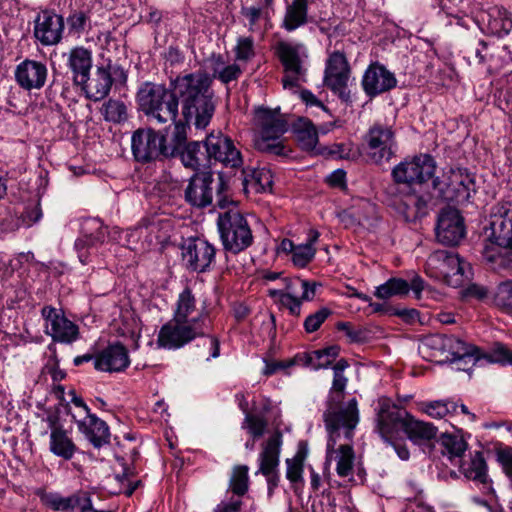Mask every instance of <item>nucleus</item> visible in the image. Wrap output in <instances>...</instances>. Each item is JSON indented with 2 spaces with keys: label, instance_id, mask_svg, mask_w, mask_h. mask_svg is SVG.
Returning <instances> with one entry per match:
<instances>
[{
  "label": "nucleus",
  "instance_id": "f257e3e1",
  "mask_svg": "<svg viewBox=\"0 0 512 512\" xmlns=\"http://www.w3.org/2000/svg\"><path fill=\"white\" fill-rule=\"evenodd\" d=\"M212 79L204 71L177 76L171 81L172 91L162 84L145 82L137 93L143 113L158 124L175 121L181 103L182 115L198 129H204L215 111Z\"/></svg>",
  "mask_w": 512,
  "mask_h": 512
},
{
  "label": "nucleus",
  "instance_id": "f03ea898",
  "mask_svg": "<svg viewBox=\"0 0 512 512\" xmlns=\"http://www.w3.org/2000/svg\"><path fill=\"white\" fill-rule=\"evenodd\" d=\"M349 366L345 359H340L333 366V382L329 391L326 409L323 412V421L328 433V447L333 448L340 438L341 432L345 439L351 440L353 432L359 422V411L355 398L343 406L344 390L348 379L344 375L345 369Z\"/></svg>",
  "mask_w": 512,
  "mask_h": 512
},
{
  "label": "nucleus",
  "instance_id": "7ed1b4c3",
  "mask_svg": "<svg viewBox=\"0 0 512 512\" xmlns=\"http://www.w3.org/2000/svg\"><path fill=\"white\" fill-rule=\"evenodd\" d=\"M209 328V319L203 312L191 318V323H179L174 318L163 325L159 331L157 344L165 349H178L197 337H203V346L207 347L210 358H217L220 354L219 340L211 335L206 336Z\"/></svg>",
  "mask_w": 512,
  "mask_h": 512
},
{
  "label": "nucleus",
  "instance_id": "20e7f679",
  "mask_svg": "<svg viewBox=\"0 0 512 512\" xmlns=\"http://www.w3.org/2000/svg\"><path fill=\"white\" fill-rule=\"evenodd\" d=\"M254 146L262 152L279 157H289L292 150L285 144L282 136L288 131V122L279 108L259 107L254 115Z\"/></svg>",
  "mask_w": 512,
  "mask_h": 512
},
{
  "label": "nucleus",
  "instance_id": "39448f33",
  "mask_svg": "<svg viewBox=\"0 0 512 512\" xmlns=\"http://www.w3.org/2000/svg\"><path fill=\"white\" fill-rule=\"evenodd\" d=\"M217 226L223 247L227 252L238 254L252 245L253 234L251 228L235 205L219 213Z\"/></svg>",
  "mask_w": 512,
  "mask_h": 512
},
{
  "label": "nucleus",
  "instance_id": "423d86ee",
  "mask_svg": "<svg viewBox=\"0 0 512 512\" xmlns=\"http://www.w3.org/2000/svg\"><path fill=\"white\" fill-rule=\"evenodd\" d=\"M470 265L452 251L438 250L430 254L426 262L427 274L447 285L461 286L469 278Z\"/></svg>",
  "mask_w": 512,
  "mask_h": 512
},
{
  "label": "nucleus",
  "instance_id": "0eeeda50",
  "mask_svg": "<svg viewBox=\"0 0 512 512\" xmlns=\"http://www.w3.org/2000/svg\"><path fill=\"white\" fill-rule=\"evenodd\" d=\"M275 54L280 60L285 76L282 79L284 88H294L305 80V60L308 58L307 47L303 43L279 41L275 45Z\"/></svg>",
  "mask_w": 512,
  "mask_h": 512
},
{
  "label": "nucleus",
  "instance_id": "6e6552de",
  "mask_svg": "<svg viewBox=\"0 0 512 512\" xmlns=\"http://www.w3.org/2000/svg\"><path fill=\"white\" fill-rule=\"evenodd\" d=\"M435 170L434 158L429 154H419L397 164L392 170V177L396 183L422 188L434 176Z\"/></svg>",
  "mask_w": 512,
  "mask_h": 512
},
{
  "label": "nucleus",
  "instance_id": "1a4fd4ad",
  "mask_svg": "<svg viewBox=\"0 0 512 512\" xmlns=\"http://www.w3.org/2000/svg\"><path fill=\"white\" fill-rule=\"evenodd\" d=\"M432 183L439 197L448 202L469 200L475 188L473 176L464 168H451L442 180L435 178Z\"/></svg>",
  "mask_w": 512,
  "mask_h": 512
},
{
  "label": "nucleus",
  "instance_id": "9d476101",
  "mask_svg": "<svg viewBox=\"0 0 512 512\" xmlns=\"http://www.w3.org/2000/svg\"><path fill=\"white\" fill-rule=\"evenodd\" d=\"M375 431L383 441H392L404 432L409 412L401 409L387 397L378 399L375 409Z\"/></svg>",
  "mask_w": 512,
  "mask_h": 512
},
{
  "label": "nucleus",
  "instance_id": "9b49d317",
  "mask_svg": "<svg viewBox=\"0 0 512 512\" xmlns=\"http://www.w3.org/2000/svg\"><path fill=\"white\" fill-rule=\"evenodd\" d=\"M368 158L375 164L389 161L395 154V133L391 126L374 123L364 136Z\"/></svg>",
  "mask_w": 512,
  "mask_h": 512
},
{
  "label": "nucleus",
  "instance_id": "f8f14e48",
  "mask_svg": "<svg viewBox=\"0 0 512 512\" xmlns=\"http://www.w3.org/2000/svg\"><path fill=\"white\" fill-rule=\"evenodd\" d=\"M166 137L152 128H139L131 137V149L136 161L148 163L166 159Z\"/></svg>",
  "mask_w": 512,
  "mask_h": 512
},
{
  "label": "nucleus",
  "instance_id": "ddd939ff",
  "mask_svg": "<svg viewBox=\"0 0 512 512\" xmlns=\"http://www.w3.org/2000/svg\"><path fill=\"white\" fill-rule=\"evenodd\" d=\"M41 316L45 322V333L53 341L72 343L77 340L79 335L78 326L65 316L61 308L45 305L41 309Z\"/></svg>",
  "mask_w": 512,
  "mask_h": 512
},
{
  "label": "nucleus",
  "instance_id": "4468645a",
  "mask_svg": "<svg viewBox=\"0 0 512 512\" xmlns=\"http://www.w3.org/2000/svg\"><path fill=\"white\" fill-rule=\"evenodd\" d=\"M351 75V67L346 55L340 51L329 53L326 62L323 83L334 94L345 98Z\"/></svg>",
  "mask_w": 512,
  "mask_h": 512
},
{
  "label": "nucleus",
  "instance_id": "2eb2a0df",
  "mask_svg": "<svg viewBox=\"0 0 512 512\" xmlns=\"http://www.w3.org/2000/svg\"><path fill=\"white\" fill-rule=\"evenodd\" d=\"M181 251L185 267L198 273L210 269L216 254L214 246L202 238L186 240L181 247Z\"/></svg>",
  "mask_w": 512,
  "mask_h": 512
},
{
  "label": "nucleus",
  "instance_id": "dca6fc26",
  "mask_svg": "<svg viewBox=\"0 0 512 512\" xmlns=\"http://www.w3.org/2000/svg\"><path fill=\"white\" fill-rule=\"evenodd\" d=\"M205 148L208 159H214L225 167L239 168L243 164L241 152L233 140L221 133L207 136Z\"/></svg>",
  "mask_w": 512,
  "mask_h": 512
},
{
  "label": "nucleus",
  "instance_id": "f3484780",
  "mask_svg": "<svg viewBox=\"0 0 512 512\" xmlns=\"http://www.w3.org/2000/svg\"><path fill=\"white\" fill-rule=\"evenodd\" d=\"M431 195L422 188L408 187L395 202L397 211L407 222H415L428 214Z\"/></svg>",
  "mask_w": 512,
  "mask_h": 512
},
{
  "label": "nucleus",
  "instance_id": "a211bd4d",
  "mask_svg": "<svg viewBox=\"0 0 512 512\" xmlns=\"http://www.w3.org/2000/svg\"><path fill=\"white\" fill-rule=\"evenodd\" d=\"M63 31V17L52 11H42L34 21V37L43 46H53L60 43Z\"/></svg>",
  "mask_w": 512,
  "mask_h": 512
},
{
  "label": "nucleus",
  "instance_id": "6ab92c4d",
  "mask_svg": "<svg viewBox=\"0 0 512 512\" xmlns=\"http://www.w3.org/2000/svg\"><path fill=\"white\" fill-rule=\"evenodd\" d=\"M464 221L456 209H444L441 211L437 226V240L445 245H457L465 237Z\"/></svg>",
  "mask_w": 512,
  "mask_h": 512
},
{
  "label": "nucleus",
  "instance_id": "aec40b11",
  "mask_svg": "<svg viewBox=\"0 0 512 512\" xmlns=\"http://www.w3.org/2000/svg\"><path fill=\"white\" fill-rule=\"evenodd\" d=\"M396 85L395 75L379 63L369 65L362 78L363 90L370 97L390 91Z\"/></svg>",
  "mask_w": 512,
  "mask_h": 512
},
{
  "label": "nucleus",
  "instance_id": "412c9836",
  "mask_svg": "<svg viewBox=\"0 0 512 512\" xmlns=\"http://www.w3.org/2000/svg\"><path fill=\"white\" fill-rule=\"evenodd\" d=\"M48 70L46 64L26 59L17 65L15 79L25 90L41 89L47 80Z\"/></svg>",
  "mask_w": 512,
  "mask_h": 512
},
{
  "label": "nucleus",
  "instance_id": "4be33fe9",
  "mask_svg": "<svg viewBox=\"0 0 512 512\" xmlns=\"http://www.w3.org/2000/svg\"><path fill=\"white\" fill-rule=\"evenodd\" d=\"M130 364L128 351L124 345L115 343L98 353L94 358V367L102 372H120Z\"/></svg>",
  "mask_w": 512,
  "mask_h": 512
},
{
  "label": "nucleus",
  "instance_id": "5701e85b",
  "mask_svg": "<svg viewBox=\"0 0 512 512\" xmlns=\"http://www.w3.org/2000/svg\"><path fill=\"white\" fill-rule=\"evenodd\" d=\"M213 177L211 173L195 174L185 189L186 201L195 207L211 204L213 198Z\"/></svg>",
  "mask_w": 512,
  "mask_h": 512
},
{
  "label": "nucleus",
  "instance_id": "b1692460",
  "mask_svg": "<svg viewBox=\"0 0 512 512\" xmlns=\"http://www.w3.org/2000/svg\"><path fill=\"white\" fill-rule=\"evenodd\" d=\"M65 56L67 67L72 73L73 83L75 85L86 84L92 68V52L83 46H77Z\"/></svg>",
  "mask_w": 512,
  "mask_h": 512
},
{
  "label": "nucleus",
  "instance_id": "393cba45",
  "mask_svg": "<svg viewBox=\"0 0 512 512\" xmlns=\"http://www.w3.org/2000/svg\"><path fill=\"white\" fill-rule=\"evenodd\" d=\"M490 230L500 245L510 246L512 253V203L496 207L491 215Z\"/></svg>",
  "mask_w": 512,
  "mask_h": 512
},
{
  "label": "nucleus",
  "instance_id": "a878e982",
  "mask_svg": "<svg viewBox=\"0 0 512 512\" xmlns=\"http://www.w3.org/2000/svg\"><path fill=\"white\" fill-rule=\"evenodd\" d=\"M48 421L50 423L49 451L65 461L71 460L77 451L76 444L68 431L56 424L54 418L49 417Z\"/></svg>",
  "mask_w": 512,
  "mask_h": 512
},
{
  "label": "nucleus",
  "instance_id": "bb28decb",
  "mask_svg": "<svg viewBox=\"0 0 512 512\" xmlns=\"http://www.w3.org/2000/svg\"><path fill=\"white\" fill-rule=\"evenodd\" d=\"M72 417L77 423L79 431L85 435L94 447L99 448L104 444L109 443V427L95 414L88 412V414H85V417L81 420H77L75 415Z\"/></svg>",
  "mask_w": 512,
  "mask_h": 512
},
{
  "label": "nucleus",
  "instance_id": "cd10ccee",
  "mask_svg": "<svg viewBox=\"0 0 512 512\" xmlns=\"http://www.w3.org/2000/svg\"><path fill=\"white\" fill-rule=\"evenodd\" d=\"M113 84L111 65L97 67L94 76L80 85L85 90L87 98L93 101L104 99L110 92Z\"/></svg>",
  "mask_w": 512,
  "mask_h": 512
},
{
  "label": "nucleus",
  "instance_id": "c85d7f7f",
  "mask_svg": "<svg viewBox=\"0 0 512 512\" xmlns=\"http://www.w3.org/2000/svg\"><path fill=\"white\" fill-rule=\"evenodd\" d=\"M282 444V435L280 432L274 433L262 445V451L259 455V470L266 477L271 476L279 465V455Z\"/></svg>",
  "mask_w": 512,
  "mask_h": 512
},
{
  "label": "nucleus",
  "instance_id": "c756f323",
  "mask_svg": "<svg viewBox=\"0 0 512 512\" xmlns=\"http://www.w3.org/2000/svg\"><path fill=\"white\" fill-rule=\"evenodd\" d=\"M477 352L478 350L475 346L468 345L453 335H443L442 362H455L466 359L476 361L478 359L476 357Z\"/></svg>",
  "mask_w": 512,
  "mask_h": 512
},
{
  "label": "nucleus",
  "instance_id": "7c9ffc66",
  "mask_svg": "<svg viewBox=\"0 0 512 512\" xmlns=\"http://www.w3.org/2000/svg\"><path fill=\"white\" fill-rule=\"evenodd\" d=\"M83 491H78L67 497L58 492H47L39 489L36 494L41 503L54 512H71L78 508Z\"/></svg>",
  "mask_w": 512,
  "mask_h": 512
},
{
  "label": "nucleus",
  "instance_id": "2f4dec72",
  "mask_svg": "<svg viewBox=\"0 0 512 512\" xmlns=\"http://www.w3.org/2000/svg\"><path fill=\"white\" fill-rule=\"evenodd\" d=\"M438 429L432 423L416 419L409 413L406 418L404 433L415 445H426L437 435Z\"/></svg>",
  "mask_w": 512,
  "mask_h": 512
},
{
  "label": "nucleus",
  "instance_id": "473e14b6",
  "mask_svg": "<svg viewBox=\"0 0 512 512\" xmlns=\"http://www.w3.org/2000/svg\"><path fill=\"white\" fill-rule=\"evenodd\" d=\"M314 21L308 16V0H292L287 4L282 21V27L292 32L304 26L309 21Z\"/></svg>",
  "mask_w": 512,
  "mask_h": 512
},
{
  "label": "nucleus",
  "instance_id": "72a5a7b5",
  "mask_svg": "<svg viewBox=\"0 0 512 512\" xmlns=\"http://www.w3.org/2000/svg\"><path fill=\"white\" fill-rule=\"evenodd\" d=\"M293 131L302 150L319 154V150L322 148L317 147L318 132L314 124L309 119L299 118L293 124Z\"/></svg>",
  "mask_w": 512,
  "mask_h": 512
},
{
  "label": "nucleus",
  "instance_id": "f704fd0d",
  "mask_svg": "<svg viewBox=\"0 0 512 512\" xmlns=\"http://www.w3.org/2000/svg\"><path fill=\"white\" fill-rule=\"evenodd\" d=\"M336 444L333 448L329 449L328 445L326 461H336V472L340 477H348L353 473L355 454L353 447L350 444L340 445L339 448L335 449Z\"/></svg>",
  "mask_w": 512,
  "mask_h": 512
},
{
  "label": "nucleus",
  "instance_id": "c9c22d12",
  "mask_svg": "<svg viewBox=\"0 0 512 512\" xmlns=\"http://www.w3.org/2000/svg\"><path fill=\"white\" fill-rule=\"evenodd\" d=\"M458 464L466 478L482 484L488 482L487 464L481 451H476L468 462Z\"/></svg>",
  "mask_w": 512,
  "mask_h": 512
},
{
  "label": "nucleus",
  "instance_id": "e433bc0d",
  "mask_svg": "<svg viewBox=\"0 0 512 512\" xmlns=\"http://www.w3.org/2000/svg\"><path fill=\"white\" fill-rule=\"evenodd\" d=\"M482 254L487 262L497 266H504L506 257H509V261L512 262L510 246L500 245L494 238L492 230H490L488 242L484 245Z\"/></svg>",
  "mask_w": 512,
  "mask_h": 512
},
{
  "label": "nucleus",
  "instance_id": "4c0bfd02",
  "mask_svg": "<svg viewBox=\"0 0 512 512\" xmlns=\"http://www.w3.org/2000/svg\"><path fill=\"white\" fill-rule=\"evenodd\" d=\"M442 453L455 463H461L462 457L468 448V444L462 436L443 434L441 437Z\"/></svg>",
  "mask_w": 512,
  "mask_h": 512
},
{
  "label": "nucleus",
  "instance_id": "58836bf2",
  "mask_svg": "<svg viewBox=\"0 0 512 512\" xmlns=\"http://www.w3.org/2000/svg\"><path fill=\"white\" fill-rule=\"evenodd\" d=\"M318 238L319 233L316 230H310L307 242L295 246L291 258L295 266L303 268L312 261L316 253L314 244L317 242Z\"/></svg>",
  "mask_w": 512,
  "mask_h": 512
},
{
  "label": "nucleus",
  "instance_id": "ea45409f",
  "mask_svg": "<svg viewBox=\"0 0 512 512\" xmlns=\"http://www.w3.org/2000/svg\"><path fill=\"white\" fill-rule=\"evenodd\" d=\"M196 311V298L187 287L179 294L173 318L179 323H191L192 314Z\"/></svg>",
  "mask_w": 512,
  "mask_h": 512
},
{
  "label": "nucleus",
  "instance_id": "a19ab883",
  "mask_svg": "<svg viewBox=\"0 0 512 512\" xmlns=\"http://www.w3.org/2000/svg\"><path fill=\"white\" fill-rule=\"evenodd\" d=\"M487 26L490 33L502 37L512 29V20L505 9L493 8L487 14Z\"/></svg>",
  "mask_w": 512,
  "mask_h": 512
},
{
  "label": "nucleus",
  "instance_id": "79ce46f5",
  "mask_svg": "<svg viewBox=\"0 0 512 512\" xmlns=\"http://www.w3.org/2000/svg\"><path fill=\"white\" fill-rule=\"evenodd\" d=\"M174 129L171 135L170 143H165L166 157L171 158L177 156L180 151L185 149L187 143V130L190 122L173 121Z\"/></svg>",
  "mask_w": 512,
  "mask_h": 512
},
{
  "label": "nucleus",
  "instance_id": "37998d69",
  "mask_svg": "<svg viewBox=\"0 0 512 512\" xmlns=\"http://www.w3.org/2000/svg\"><path fill=\"white\" fill-rule=\"evenodd\" d=\"M419 351L429 361L442 363L443 334L426 336L419 345Z\"/></svg>",
  "mask_w": 512,
  "mask_h": 512
},
{
  "label": "nucleus",
  "instance_id": "c03bdc74",
  "mask_svg": "<svg viewBox=\"0 0 512 512\" xmlns=\"http://www.w3.org/2000/svg\"><path fill=\"white\" fill-rule=\"evenodd\" d=\"M244 175L243 184L245 188H252L256 192H264L272 186V177L269 171L265 169L242 171Z\"/></svg>",
  "mask_w": 512,
  "mask_h": 512
},
{
  "label": "nucleus",
  "instance_id": "a18cd8bd",
  "mask_svg": "<svg viewBox=\"0 0 512 512\" xmlns=\"http://www.w3.org/2000/svg\"><path fill=\"white\" fill-rule=\"evenodd\" d=\"M100 111L107 122L120 124L128 120L127 105L118 99H109L104 102Z\"/></svg>",
  "mask_w": 512,
  "mask_h": 512
},
{
  "label": "nucleus",
  "instance_id": "49530a36",
  "mask_svg": "<svg viewBox=\"0 0 512 512\" xmlns=\"http://www.w3.org/2000/svg\"><path fill=\"white\" fill-rule=\"evenodd\" d=\"M410 291L409 282L402 278H390L376 288L374 295L379 299H389L393 296H404Z\"/></svg>",
  "mask_w": 512,
  "mask_h": 512
},
{
  "label": "nucleus",
  "instance_id": "de8ad7c7",
  "mask_svg": "<svg viewBox=\"0 0 512 512\" xmlns=\"http://www.w3.org/2000/svg\"><path fill=\"white\" fill-rule=\"evenodd\" d=\"M181 162L187 168L199 170L205 166L206 156L201 150V144L197 141L190 142L185 146V149L178 154Z\"/></svg>",
  "mask_w": 512,
  "mask_h": 512
},
{
  "label": "nucleus",
  "instance_id": "09e8293b",
  "mask_svg": "<svg viewBox=\"0 0 512 512\" xmlns=\"http://www.w3.org/2000/svg\"><path fill=\"white\" fill-rule=\"evenodd\" d=\"M458 405L451 400H436L422 404L421 410L428 416L441 419L449 414L457 413Z\"/></svg>",
  "mask_w": 512,
  "mask_h": 512
},
{
  "label": "nucleus",
  "instance_id": "8fccbe9b",
  "mask_svg": "<svg viewBox=\"0 0 512 512\" xmlns=\"http://www.w3.org/2000/svg\"><path fill=\"white\" fill-rule=\"evenodd\" d=\"M249 468L247 465H237L233 468L229 480V489L234 495L243 496L249 489Z\"/></svg>",
  "mask_w": 512,
  "mask_h": 512
},
{
  "label": "nucleus",
  "instance_id": "3c124183",
  "mask_svg": "<svg viewBox=\"0 0 512 512\" xmlns=\"http://www.w3.org/2000/svg\"><path fill=\"white\" fill-rule=\"evenodd\" d=\"M161 221L157 219L142 220L135 228L131 229V236H145L151 243L153 239L161 241L163 236L160 234Z\"/></svg>",
  "mask_w": 512,
  "mask_h": 512
},
{
  "label": "nucleus",
  "instance_id": "603ef678",
  "mask_svg": "<svg viewBox=\"0 0 512 512\" xmlns=\"http://www.w3.org/2000/svg\"><path fill=\"white\" fill-rule=\"evenodd\" d=\"M340 348L336 345L321 350L311 352L310 360L311 368L318 370L327 368L339 355Z\"/></svg>",
  "mask_w": 512,
  "mask_h": 512
},
{
  "label": "nucleus",
  "instance_id": "864d4df0",
  "mask_svg": "<svg viewBox=\"0 0 512 512\" xmlns=\"http://www.w3.org/2000/svg\"><path fill=\"white\" fill-rule=\"evenodd\" d=\"M494 304L507 314H512V280L503 281L496 287Z\"/></svg>",
  "mask_w": 512,
  "mask_h": 512
},
{
  "label": "nucleus",
  "instance_id": "5fc2aeb1",
  "mask_svg": "<svg viewBox=\"0 0 512 512\" xmlns=\"http://www.w3.org/2000/svg\"><path fill=\"white\" fill-rule=\"evenodd\" d=\"M319 154L346 160H355L359 156L358 150L351 143H335L329 147H323L319 150Z\"/></svg>",
  "mask_w": 512,
  "mask_h": 512
},
{
  "label": "nucleus",
  "instance_id": "6e6d98bb",
  "mask_svg": "<svg viewBox=\"0 0 512 512\" xmlns=\"http://www.w3.org/2000/svg\"><path fill=\"white\" fill-rule=\"evenodd\" d=\"M272 297H277L280 305L287 309L292 316H299L301 313L302 300L295 297L290 291L274 290L270 291Z\"/></svg>",
  "mask_w": 512,
  "mask_h": 512
},
{
  "label": "nucleus",
  "instance_id": "4d7b16f0",
  "mask_svg": "<svg viewBox=\"0 0 512 512\" xmlns=\"http://www.w3.org/2000/svg\"><path fill=\"white\" fill-rule=\"evenodd\" d=\"M305 458L306 451L298 450L293 458L286 460V476L292 483H297L303 480L302 474Z\"/></svg>",
  "mask_w": 512,
  "mask_h": 512
},
{
  "label": "nucleus",
  "instance_id": "13d9d810",
  "mask_svg": "<svg viewBox=\"0 0 512 512\" xmlns=\"http://www.w3.org/2000/svg\"><path fill=\"white\" fill-rule=\"evenodd\" d=\"M241 13L247 19L248 29L251 32H255L259 29V23L261 21H267L269 19V11L264 9V7H243Z\"/></svg>",
  "mask_w": 512,
  "mask_h": 512
},
{
  "label": "nucleus",
  "instance_id": "bf43d9fd",
  "mask_svg": "<svg viewBox=\"0 0 512 512\" xmlns=\"http://www.w3.org/2000/svg\"><path fill=\"white\" fill-rule=\"evenodd\" d=\"M242 427L247 429L254 439L260 438L265 433L267 420L264 416L246 413Z\"/></svg>",
  "mask_w": 512,
  "mask_h": 512
},
{
  "label": "nucleus",
  "instance_id": "052dcab7",
  "mask_svg": "<svg viewBox=\"0 0 512 512\" xmlns=\"http://www.w3.org/2000/svg\"><path fill=\"white\" fill-rule=\"evenodd\" d=\"M331 314L332 311L327 307H322L318 311L309 314L303 323L305 331L307 333L316 332Z\"/></svg>",
  "mask_w": 512,
  "mask_h": 512
},
{
  "label": "nucleus",
  "instance_id": "680f3d73",
  "mask_svg": "<svg viewBox=\"0 0 512 512\" xmlns=\"http://www.w3.org/2000/svg\"><path fill=\"white\" fill-rule=\"evenodd\" d=\"M235 58L237 61L247 62L255 56L254 40L252 37H240L235 46Z\"/></svg>",
  "mask_w": 512,
  "mask_h": 512
},
{
  "label": "nucleus",
  "instance_id": "e2e57ef3",
  "mask_svg": "<svg viewBox=\"0 0 512 512\" xmlns=\"http://www.w3.org/2000/svg\"><path fill=\"white\" fill-rule=\"evenodd\" d=\"M69 31L80 35L90 26L89 16L83 11H75L67 18Z\"/></svg>",
  "mask_w": 512,
  "mask_h": 512
},
{
  "label": "nucleus",
  "instance_id": "0e129e2a",
  "mask_svg": "<svg viewBox=\"0 0 512 512\" xmlns=\"http://www.w3.org/2000/svg\"><path fill=\"white\" fill-rule=\"evenodd\" d=\"M337 330L342 331L351 342H363L367 338V331L362 328H355L350 322H338Z\"/></svg>",
  "mask_w": 512,
  "mask_h": 512
},
{
  "label": "nucleus",
  "instance_id": "69168bd1",
  "mask_svg": "<svg viewBox=\"0 0 512 512\" xmlns=\"http://www.w3.org/2000/svg\"><path fill=\"white\" fill-rule=\"evenodd\" d=\"M510 356L511 350L502 343H495L488 355V359L490 362L507 365L510 363Z\"/></svg>",
  "mask_w": 512,
  "mask_h": 512
},
{
  "label": "nucleus",
  "instance_id": "338daca9",
  "mask_svg": "<svg viewBox=\"0 0 512 512\" xmlns=\"http://www.w3.org/2000/svg\"><path fill=\"white\" fill-rule=\"evenodd\" d=\"M292 285H299L302 289V295L299 297L302 301H311L315 297L316 288L319 284L317 282H310L308 280L298 278L291 281V284L287 286V290H290Z\"/></svg>",
  "mask_w": 512,
  "mask_h": 512
},
{
  "label": "nucleus",
  "instance_id": "774afa93",
  "mask_svg": "<svg viewBox=\"0 0 512 512\" xmlns=\"http://www.w3.org/2000/svg\"><path fill=\"white\" fill-rule=\"evenodd\" d=\"M498 461L502 465L503 471L509 478L512 486V449H503L498 452Z\"/></svg>",
  "mask_w": 512,
  "mask_h": 512
}]
</instances>
